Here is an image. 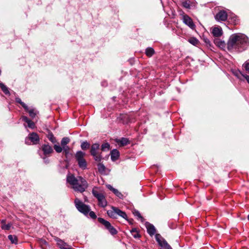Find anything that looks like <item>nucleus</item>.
Wrapping results in <instances>:
<instances>
[{
    "label": "nucleus",
    "mask_w": 249,
    "mask_h": 249,
    "mask_svg": "<svg viewBox=\"0 0 249 249\" xmlns=\"http://www.w3.org/2000/svg\"><path fill=\"white\" fill-rule=\"evenodd\" d=\"M249 47V39L245 34L236 33L231 35L227 43L229 51L242 52Z\"/></svg>",
    "instance_id": "obj_1"
},
{
    "label": "nucleus",
    "mask_w": 249,
    "mask_h": 249,
    "mask_svg": "<svg viewBox=\"0 0 249 249\" xmlns=\"http://www.w3.org/2000/svg\"><path fill=\"white\" fill-rule=\"evenodd\" d=\"M67 181L75 191L80 193L84 192L88 187L87 181L81 177L75 178L72 174H69L67 177Z\"/></svg>",
    "instance_id": "obj_2"
},
{
    "label": "nucleus",
    "mask_w": 249,
    "mask_h": 249,
    "mask_svg": "<svg viewBox=\"0 0 249 249\" xmlns=\"http://www.w3.org/2000/svg\"><path fill=\"white\" fill-rule=\"evenodd\" d=\"M85 155V153L81 151H77L75 155L79 167L83 170L86 169L87 167V162L84 158Z\"/></svg>",
    "instance_id": "obj_3"
},
{
    "label": "nucleus",
    "mask_w": 249,
    "mask_h": 249,
    "mask_svg": "<svg viewBox=\"0 0 249 249\" xmlns=\"http://www.w3.org/2000/svg\"><path fill=\"white\" fill-rule=\"evenodd\" d=\"M92 193L97 199L100 206L105 207L107 205V202L105 196L102 193L99 192L97 188L92 189Z\"/></svg>",
    "instance_id": "obj_4"
},
{
    "label": "nucleus",
    "mask_w": 249,
    "mask_h": 249,
    "mask_svg": "<svg viewBox=\"0 0 249 249\" xmlns=\"http://www.w3.org/2000/svg\"><path fill=\"white\" fill-rule=\"evenodd\" d=\"M74 203L76 208L80 212L86 215L88 214L90 210L89 205H86L78 198L75 199Z\"/></svg>",
    "instance_id": "obj_5"
},
{
    "label": "nucleus",
    "mask_w": 249,
    "mask_h": 249,
    "mask_svg": "<svg viewBox=\"0 0 249 249\" xmlns=\"http://www.w3.org/2000/svg\"><path fill=\"white\" fill-rule=\"evenodd\" d=\"M100 148V145L98 143H94L91 146L90 154L93 157L95 160L97 161H100L102 157L101 153L99 152Z\"/></svg>",
    "instance_id": "obj_6"
},
{
    "label": "nucleus",
    "mask_w": 249,
    "mask_h": 249,
    "mask_svg": "<svg viewBox=\"0 0 249 249\" xmlns=\"http://www.w3.org/2000/svg\"><path fill=\"white\" fill-rule=\"evenodd\" d=\"M98 220L100 223L105 226L106 229L108 230L111 234L115 235L117 234V230L112 226H111V224L108 221L100 217L98 218Z\"/></svg>",
    "instance_id": "obj_7"
},
{
    "label": "nucleus",
    "mask_w": 249,
    "mask_h": 249,
    "mask_svg": "<svg viewBox=\"0 0 249 249\" xmlns=\"http://www.w3.org/2000/svg\"><path fill=\"white\" fill-rule=\"evenodd\" d=\"M39 138L38 134L36 133H32L30 134L27 138L25 139V143L27 144L31 143L36 144L38 143Z\"/></svg>",
    "instance_id": "obj_8"
},
{
    "label": "nucleus",
    "mask_w": 249,
    "mask_h": 249,
    "mask_svg": "<svg viewBox=\"0 0 249 249\" xmlns=\"http://www.w3.org/2000/svg\"><path fill=\"white\" fill-rule=\"evenodd\" d=\"M155 238L159 245L164 249H172L168 243L161 237L160 234H156Z\"/></svg>",
    "instance_id": "obj_9"
},
{
    "label": "nucleus",
    "mask_w": 249,
    "mask_h": 249,
    "mask_svg": "<svg viewBox=\"0 0 249 249\" xmlns=\"http://www.w3.org/2000/svg\"><path fill=\"white\" fill-rule=\"evenodd\" d=\"M228 18V14L225 11L221 10L215 16V18L218 21H226Z\"/></svg>",
    "instance_id": "obj_10"
},
{
    "label": "nucleus",
    "mask_w": 249,
    "mask_h": 249,
    "mask_svg": "<svg viewBox=\"0 0 249 249\" xmlns=\"http://www.w3.org/2000/svg\"><path fill=\"white\" fill-rule=\"evenodd\" d=\"M183 23L188 25L192 29H195L196 26L192 19L188 15H184L182 18Z\"/></svg>",
    "instance_id": "obj_11"
},
{
    "label": "nucleus",
    "mask_w": 249,
    "mask_h": 249,
    "mask_svg": "<svg viewBox=\"0 0 249 249\" xmlns=\"http://www.w3.org/2000/svg\"><path fill=\"white\" fill-rule=\"evenodd\" d=\"M212 34L214 37H220L223 35L222 28L220 26L213 27L212 28Z\"/></svg>",
    "instance_id": "obj_12"
},
{
    "label": "nucleus",
    "mask_w": 249,
    "mask_h": 249,
    "mask_svg": "<svg viewBox=\"0 0 249 249\" xmlns=\"http://www.w3.org/2000/svg\"><path fill=\"white\" fill-rule=\"evenodd\" d=\"M196 2L195 0H186L182 2V6L185 8L190 9L191 7L195 6Z\"/></svg>",
    "instance_id": "obj_13"
},
{
    "label": "nucleus",
    "mask_w": 249,
    "mask_h": 249,
    "mask_svg": "<svg viewBox=\"0 0 249 249\" xmlns=\"http://www.w3.org/2000/svg\"><path fill=\"white\" fill-rule=\"evenodd\" d=\"M145 226L147 229V232L150 236H153L156 233V229L152 224L147 222L145 224Z\"/></svg>",
    "instance_id": "obj_14"
},
{
    "label": "nucleus",
    "mask_w": 249,
    "mask_h": 249,
    "mask_svg": "<svg viewBox=\"0 0 249 249\" xmlns=\"http://www.w3.org/2000/svg\"><path fill=\"white\" fill-rule=\"evenodd\" d=\"M55 240L57 243V245L60 249H69V247H70L69 245L62 240L57 237L55 239Z\"/></svg>",
    "instance_id": "obj_15"
},
{
    "label": "nucleus",
    "mask_w": 249,
    "mask_h": 249,
    "mask_svg": "<svg viewBox=\"0 0 249 249\" xmlns=\"http://www.w3.org/2000/svg\"><path fill=\"white\" fill-rule=\"evenodd\" d=\"M41 149L45 156L50 155L53 152L52 147L48 144H43L41 147Z\"/></svg>",
    "instance_id": "obj_16"
},
{
    "label": "nucleus",
    "mask_w": 249,
    "mask_h": 249,
    "mask_svg": "<svg viewBox=\"0 0 249 249\" xmlns=\"http://www.w3.org/2000/svg\"><path fill=\"white\" fill-rule=\"evenodd\" d=\"M116 209H117V207H112L111 210H108L107 212V213L108 215L111 218H117V217H116L117 211H116Z\"/></svg>",
    "instance_id": "obj_17"
},
{
    "label": "nucleus",
    "mask_w": 249,
    "mask_h": 249,
    "mask_svg": "<svg viewBox=\"0 0 249 249\" xmlns=\"http://www.w3.org/2000/svg\"><path fill=\"white\" fill-rule=\"evenodd\" d=\"M110 155L112 160L115 161L117 160L119 157V152L117 149H113L111 151Z\"/></svg>",
    "instance_id": "obj_18"
},
{
    "label": "nucleus",
    "mask_w": 249,
    "mask_h": 249,
    "mask_svg": "<svg viewBox=\"0 0 249 249\" xmlns=\"http://www.w3.org/2000/svg\"><path fill=\"white\" fill-rule=\"evenodd\" d=\"M116 211H117L116 216L117 215H118L121 216L122 217L124 218L125 219H126L127 215L124 212L121 211L118 208H117V209H116Z\"/></svg>",
    "instance_id": "obj_19"
},
{
    "label": "nucleus",
    "mask_w": 249,
    "mask_h": 249,
    "mask_svg": "<svg viewBox=\"0 0 249 249\" xmlns=\"http://www.w3.org/2000/svg\"><path fill=\"white\" fill-rule=\"evenodd\" d=\"M116 211H117L116 216L117 215H118L121 216L122 217L124 218L125 219H126L127 215L124 212L121 211L118 208H117V209H116Z\"/></svg>",
    "instance_id": "obj_20"
},
{
    "label": "nucleus",
    "mask_w": 249,
    "mask_h": 249,
    "mask_svg": "<svg viewBox=\"0 0 249 249\" xmlns=\"http://www.w3.org/2000/svg\"><path fill=\"white\" fill-rule=\"evenodd\" d=\"M215 44L221 48H224L226 44L224 41L220 40L219 39H216L214 40Z\"/></svg>",
    "instance_id": "obj_21"
},
{
    "label": "nucleus",
    "mask_w": 249,
    "mask_h": 249,
    "mask_svg": "<svg viewBox=\"0 0 249 249\" xmlns=\"http://www.w3.org/2000/svg\"><path fill=\"white\" fill-rule=\"evenodd\" d=\"M28 112L29 115L31 117L34 118L38 113V111H36L35 109H29L28 108V110H26Z\"/></svg>",
    "instance_id": "obj_22"
},
{
    "label": "nucleus",
    "mask_w": 249,
    "mask_h": 249,
    "mask_svg": "<svg viewBox=\"0 0 249 249\" xmlns=\"http://www.w3.org/2000/svg\"><path fill=\"white\" fill-rule=\"evenodd\" d=\"M16 101L17 103L20 104L22 106V107L25 109V110H28V106L24 103L22 102L21 100L19 98L17 97L16 98Z\"/></svg>",
    "instance_id": "obj_23"
},
{
    "label": "nucleus",
    "mask_w": 249,
    "mask_h": 249,
    "mask_svg": "<svg viewBox=\"0 0 249 249\" xmlns=\"http://www.w3.org/2000/svg\"><path fill=\"white\" fill-rule=\"evenodd\" d=\"M188 41L194 46H197L199 44V41L195 37H191L188 39Z\"/></svg>",
    "instance_id": "obj_24"
},
{
    "label": "nucleus",
    "mask_w": 249,
    "mask_h": 249,
    "mask_svg": "<svg viewBox=\"0 0 249 249\" xmlns=\"http://www.w3.org/2000/svg\"><path fill=\"white\" fill-rule=\"evenodd\" d=\"M147 56L150 57L154 53V50L152 48H147L145 51Z\"/></svg>",
    "instance_id": "obj_25"
},
{
    "label": "nucleus",
    "mask_w": 249,
    "mask_h": 249,
    "mask_svg": "<svg viewBox=\"0 0 249 249\" xmlns=\"http://www.w3.org/2000/svg\"><path fill=\"white\" fill-rule=\"evenodd\" d=\"M122 146L125 145L128 143V140L126 138H122L121 139L117 141Z\"/></svg>",
    "instance_id": "obj_26"
},
{
    "label": "nucleus",
    "mask_w": 249,
    "mask_h": 249,
    "mask_svg": "<svg viewBox=\"0 0 249 249\" xmlns=\"http://www.w3.org/2000/svg\"><path fill=\"white\" fill-rule=\"evenodd\" d=\"M70 142V139L68 137L63 138L61 142V144L62 147L66 146L67 144Z\"/></svg>",
    "instance_id": "obj_27"
},
{
    "label": "nucleus",
    "mask_w": 249,
    "mask_h": 249,
    "mask_svg": "<svg viewBox=\"0 0 249 249\" xmlns=\"http://www.w3.org/2000/svg\"><path fill=\"white\" fill-rule=\"evenodd\" d=\"M110 149V145L108 143H103L101 146V150L103 151H108Z\"/></svg>",
    "instance_id": "obj_28"
},
{
    "label": "nucleus",
    "mask_w": 249,
    "mask_h": 249,
    "mask_svg": "<svg viewBox=\"0 0 249 249\" xmlns=\"http://www.w3.org/2000/svg\"><path fill=\"white\" fill-rule=\"evenodd\" d=\"M48 138L53 143L57 142L55 138L54 137L52 133H49L48 135Z\"/></svg>",
    "instance_id": "obj_29"
},
{
    "label": "nucleus",
    "mask_w": 249,
    "mask_h": 249,
    "mask_svg": "<svg viewBox=\"0 0 249 249\" xmlns=\"http://www.w3.org/2000/svg\"><path fill=\"white\" fill-rule=\"evenodd\" d=\"M90 146V144L87 141L83 142H82L81 147L83 150H86L88 149Z\"/></svg>",
    "instance_id": "obj_30"
},
{
    "label": "nucleus",
    "mask_w": 249,
    "mask_h": 249,
    "mask_svg": "<svg viewBox=\"0 0 249 249\" xmlns=\"http://www.w3.org/2000/svg\"><path fill=\"white\" fill-rule=\"evenodd\" d=\"M0 87L5 94H9V91L8 88L2 83H0Z\"/></svg>",
    "instance_id": "obj_31"
},
{
    "label": "nucleus",
    "mask_w": 249,
    "mask_h": 249,
    "mask_svg": "<svg viewBox=\"0 0 249 249\" xmlns=\"http://www.w3.org/2000/svg\"><path fill=\"white\" fill-rule=\"evenodd\" d=\"M131 233L132 234V235L135 238H139L140 236L139 234V233L138 232V231H137V230L136 229H132L131 230Z\"/></svg>",
    "instance_id": "obj_32"
},
{
    "label": "nucleus",
    "mask_w": 249,
    "mask_h": 249,
    "mask_svg": "<svg viewBox=\"0 0 249 249\" xmlns=\"http://www.w3.org/2000/svg\"><path fill=\"white\" fill-rule=\"evenodd\" d=\"M8 238L11 241L12 243H17V239L16 236L12 235H9Z\"/></svg>",
    "instance_id": "obj_33"
},
{
    "label": "nucleus",
    "mask_w": 249,
    "mask_h": 249,
    "mask_svg": "<svg viewBox=\"0 0 249 249\" xmlns=\"http://www.w3.org/2000/svg\"><path fill=\"white\" fill-rule=\"evenodd\" d=\"M97 166H98V171L100 173H103L105 171V167L103 164L100 163L98 164Z\"/></svg>",
    "instance_id": "obj_34"
},
{
    "label": "nucleus",
    "mask_w": 249,
    "mask_h": 249,
    "mask_svg": "<svg viewBox=\"0 0 249 249\" xmlns=\"http://www.w3.org/2000/svg\"><path fill=\"white\" fill-rule=\"evenodd\" d=\"M54 150L57 153H60L63 150V147L60 146V145L55 144L53 146Z\"/></svg>",
    "instance_id": "obj_35"
},
{
    "label": "nucleus",
    "mask_w": 249,
    "mask_h": 249,
    "mask_svg": "<svg viewBox=\"0 0 249 249\" xmlns=\"http://www.w3.org/2000/svg\"><path fill=\"white\" fill-rule=\"evenodd\" d=\"M113 193L119 198H123L124 196L118 190L115 189V190H113Z\"/></svg>",
    "instance_id": "obj_36"
},
{
    "label": "nucleus",
    "mask_w": 249,
    "mask_h": 249,
    "mask_svg": "<svg viewBox=\"0 0 249 249\" xmlns=\"http://www.w3.org/2000/svg\"><path fill=\"white\" fill-rule=\"evenodd\" d=\"M11 227V224L10 223H8L7 224H4L1 225V228L2 230H9Z\"/></svg>",
    "instance_id": "obj_37"
},
{
    "label": "nucleus",
    "mask_w": 249,
    "mask_h": 249,
    "mask_svg": "<svg viewBox=\"0 0 249 249\" xmlns=\"http://www.w3.org/2000/svg\"><path fill=\"white\" fill-rule=\"evenodd\" d=\"M134 214L137 216L138 217L139 219H141L142 221L143 220V218L141 216V213H139V212L138 211H135L134 213H133Z\"/></svg>",
    "instance_id": "obj_38"
},
{
    "label": "nucleus",
    "mask_w": 249,
    "mask_h": 249,
    "mask_svg": "<svg viewBox=\"0 0 249 249\" xmlns=\"http://www.w3.org/2000/svg\"><path fill=\"white\" fill-rule=\"evenodd\" d=\"M27 124L28 126L31 128H34L35 127V124L31 120H30L29 122H28Z\"/></svg>",
    "instance_id": "obj_39"
},
{
    "label": "nucleus",
    "mask_w": 249,
    "mask_h": 249,
    "mask_svg": "<svg viewBox=\"0 0 249 249\" xmlns=\"http://www.w3.org/2000/svg\"><path fill=\"white\" fill-rule=\"evenodd\" d=\"M244 66L245 70L249 72V60L245 63Z\"/></svg>",
    "instance_id": "obj_40"
},
{
    "label": "nucleus",
    "mask_w": 249,
    "mask_h": 249,
    "mask_svg": "<svg viewBox=\"0 0 249 249\" xmlns=\"http://www.w3.org/2000/svg\"><path fill=\"white\" fill-rule=\"evenodd\" d=\"M88 214H89L90 217L92 219H95L96 218V215L94 212L90 211Z\"/></svg>",
    "instance_id": "obj_41"
},
{
    "label": "nucleus",
    "mask_w": 249,
    "mask_h": 249,
    "mask_svg": "<svg viewBox=\"0 0 249 249\" xmlns=\"http://www.w3.org/2000/svg\"><path fill=\"white\" fill-rule=\"evenodd\" d=\"M63 150L64 151V152H65L66 155H67L69 153L70 148L68 146H64L63 147Z\"/></svg>",
    "instance_id": "obj_42"
},
{
    "label": "nucleus",
    "mask_w": 249,
    "mask_h": 249,
    "mask_svg": "<svg viewBox=\"0 0 249 249\" xmlns=\"http://www.w3.org/2000/svg\"><path fill=\"white\" fill-rule=\"evenodd\" d=\"M107 187L110 190V191L113 192V190H115L116 189L114 188L111 185L107 184L106 185Z\"/></svg>",
    "instance_id": "obj_43"
},
{
    "label": "nucleus",
    "mask_w": 249,
    "mask_h": 249,
    "mask_svg": "<svg viewBox=\"0 0 249 249\" xmlns=\"http://www.w3.org/2000/svg\"><path fill=\"white\" fill-rule=\"evenodd\" d=\"M22 119L23 121H24L25 122L28 123V122H29V121L30 120L29 119H28L27 117L26 116H22Z\"/></svg>",
    "instance_id": "obj_44"
},
{
    "label": "nucleus",
    "mask_w": 249,
    "mask_h": 249,
    "mask_svg": "<svg viewBox=\"0 0 249 249\" xmlns=\"http://www.w3.org/2000/svg\"><path fill=\"white\" fill-rule=\"evenodd\" d=\"M242 75L246 79L248 83L249 84V76L248 75H243V74H242Z\"/></svg>",
    "instance_id": "obj_45"
},
{
    "label": "nucleus",
    "mask_w": 249,
    "mask_h": 249,
    "mask_svg": "<svg viewBox=\"0 0 249 249\" xmlns=\"http://www.w3.org/2000/svg\"><path fill=\"white\" fill-rule=\"evenodd\" d=\"M204 41L207 44H210V41L208 38H204Z\"/></svg>",
    "instance_id": "obj_46"
},
{
    "label": "nucleus",
    "mask_w": 249,
    "mask_h": 249,
    "mask_svg": "<svg viewBox=\"0 0 249 249\" xmlns=\"http://www.w3.org/2000/svg\"><path fill=\"white\" fill-rule=\"evenodd\" d=\"M0 222L2 225L6 223V220L5 219H2L0 221Z\"/></svg>",
    "instance_id": "obj_47"
},
{
    "label": "nucleus",
    "mask_w": 249,
    "mask_h": 249,
    "mask_svg": "<svg viewBox=\"0 0 249 249\" xmlns=\"http://www.w3.org/2000/svg\"><path fill=\"white\" fill-rule=\"evenodd\" d=\"M248 220H249V215H248Z\"/></svg>",
    "instance_id": "obj_48"
}]
</instances>
